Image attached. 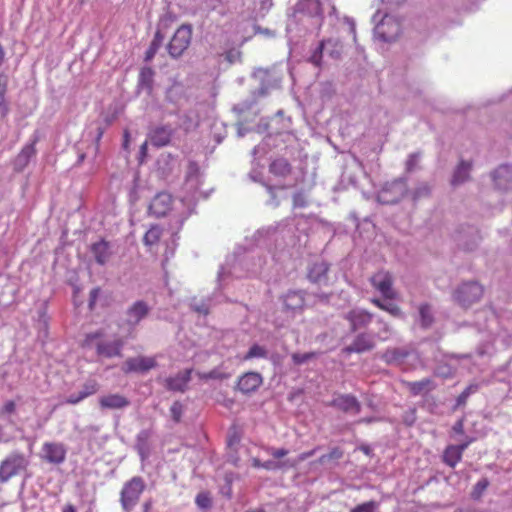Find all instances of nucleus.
<instances>
[{
  "label": "nucleus",
  "mask_w": 512,
  "mask_h": 512,
  "mask_svg": "<svg viewBox=\"0 0 512 512\" xmlns=\"http://www.w3.org/2000/svg\"><path fill=\"white\" fill-rule=\"evenodd\" d=\"M195 501H196V504L200 508L207 509V508L211 507V498H210L209 494L206 493V492L199 493L196 496V500Z\"/></svg>",
  "instance_id": "obj_45"
},
{
  "label": "nucleus",
  "mask_w": 512,
  "mask_h": 512,
  "mask_svg": "<svg viewBox=\"0 0 512 512\" xmlns=\"http://www.w3.org/2000/svg\"><path fill=\"white\" fill-rule=\"evenodd\" d=\"M343 455H344V452L341 448L334 447L329 451V453L321 455L318 458L317 462L319 464L323 465V464H326L331 461H337V460L341 459L343 457Z\"/></svg>",
  "instance_id": "obj_35"
},
{
  "label": "nucleus",
  "mask_w": 512,
  "mask_h": 512,
  "mask_svg": "<svg viewBox=\"0 0 512 512\" xmlns=\"http://www.w3.org/2000/svg\"><path fill=\"white\" fill-rule=\"evenodd\" d=\"M464 426H465V423H464V418H460L459 420H457L455 422V424L453 425L452 427V431L457 434V435H463L465 433V430H464Z\"/></svg>",
  "instance_id": "obj_50"
},
{
  "label": "nucleus",
  "mask_w": 512,
  "mask_h": 512,
  "mask_svg": "<svg viewBox=\"0 0 512 512\" xmlns=\"http://www.w3.org/2000/svg\"><path fill=\"white\" fill-rule=\"evenodd\" d=\"M147 154V142H144L140 147V155L141 157H145Z\"/></svg>",
  "instance_id": "obj_56"
},
{
  "label": "nucleus",
  "mask_w": 512,
  "mask_h": 512,
  "mask_svg": "<svg viewBox=\"0 0 512 512\" xmlns=\"http://www.w3.org/2000/svg\"><path fill=\"white\" fill-rule=\"evenodd\" d=\"M90 250L95 261L99 265H105L109 261L112 254L109 242L104 239L93 243Z\"/></svg>",
  "instance_id": "obj_22"
},
{
  "label": "nucleus",
  "mask_w": 512,
  "mask_h": 512,
  "mask_svg": "<svg viewBox=\"0 0 512 512\" xmlns=\"http://www.w3.org/2000/svg\"><path fill=\"white\" fill-rule=\"evenodd\" d=\"M376 34L386 42L394 40L400 33V23L391 16L385 15L375 28Z\"/></svg>",
  "instance_id": "obj_11"
},
{
  "label": "nucleus",
  "mask_w": 512,
  "mask_h": 512,
  "mask_svg": "<svg viewBox=\"0 0 512 512\" xmlns=\"http://www.w3.org/2000/svg\"><path fill=\"white\" fill-rule=\"evenodd\" d=\"M16 411V403L13 400L6 401L0 408V415H11Z\"/></svg>",
  "instance_id": "obj_47"
},
{
  "label": "nucleus",
  "mask_w": 512,
  "mask_h": 512,
  "mask_svg": "<svg viewBox=\"0 0 512 512\" xmlns=\"http://www.w3.org/2000/svg\"><path fill=\"white\" fill-rule=\"evenodd\" d=\"M374 348V341L368 334L361 333L356 336L351 345L344 348V352L351 353H363L365 351L372 350Z\"/></svg>",
  "instance_id": "obj_18"
},
{
  "label": "nucleus",
  "mask_w": 512,
  "mask_h": 512,
  "mask_svg": "<svg viewBox=\"0 0 512 512\" xmlns=\"http://www.w3.org/2000/svg\"><path fill=\"white\" fill-rule=\"evenodd\" d=\"M154 71L150 67H143L139 74L140 82L150 86L153 82Z\"/></svg>",
  "instance_id": "obj_41"
},
{
  "label": "nucleus",
  "mask_w": 512,
  "mask_h": 512,
  "mask_svg": "<svg viewBox=\"0 0 512 512\" xmlns=\"http://www.w3.org/2000/svg\"><path fill=\"white\" fill-rule=\"evenodd\" d=\"M99 383L96 380H88L84 383L82 390L78 394H72L65 399L66 404L76 405L89 396L99 391Z\"/></svg>",
  "instance_id": "obj_17"
},
{
  "label": "nucleus",
  "mask_w": 512,
  "mask_h": 512,
  "mask_svg": "<svg viewBox=\"0 0 512 512\" xmlns=\"http://www.w3.org/2000/svg\"><path fill=\"white\" fill-rule=\"evenodd\" d=\"M30 466L29 457L19 451H13L0 462V483H6L13 477L26 473Z\"/></svg>",
  "instance_id": "obj_1"
},
{
  "label": "nucleus",
  "mask_w": 512,
  "mask_h": 512,
  "mask_svg": "<svg viewBox=\"0 0 512 512\" xmlns=\"http://www.w3.org/2000/svg\"><path fill=\"white\" fill-rule=\"evenodd\" d=\"M67 449L63 443L60 442H44L41 447L40 458L42 461L60 465L66 460Z\"/></svg>",
  "instance_id": "obj_8"
},
{
  "label": "nucleus",
  "mask_w": 512,
  "mask_h": 512,
  "mask_svg": "<svg viewBox=\"0 0 512 512\" xmlns=\"http://www.w3.org/2000/svg\"><path fill=\"white\" fill-rule=\"evenodd\" d=\"M484 289L477 282L463 283L454 293L455 301L463 307H469L479 301L483 296Z\"/></svg>",
  "instance_id": "obj_6"
},
{
  "label": "nucleus",
  "mask_w": 512,
  "mask_h": 512,
  "mask_svg": "<svg viewBox=\"0 0 512 512\" xmlns=\"http://www.w3.org/2000/svg\"><path fill=\"white\" fill-rule=\"evenodd\" d=\"M370 283L385 299L394 300L397 292L394 289L393 275L387 270H379L370 277Z\"/></svg>",
  "instance_id": "obj_7"
},
{
  "label": "nucleus",
  "mask_w": 512,
  "mask_h": 512,
  "mask_svg": "<svg viewBox=\"0 0 512 512\" xmlns=\"http://www.w3.org/2000/svg\"><path fill=\"white\" fill-rule=\"evenodd\" d=\"M409 392L414 395H420L423 392H430L435 388V383L430 378H424L420 381L406 382Z\"/></svg>",
  "instance_id": "obj_25"
},
{
  "label": "nucleus",
  "mask_w": 512,
  "mask_h": 512,
  "mask_svg": "<svg viewBox=\"0 0 512 512\" xmlns=\"http://www.w3.org/2000/svg\"><path fill=\"white\" fill-rule=\"evenodd\" d=\"M455 448L463 455L464 451L469 447V445L463 441L461 444L454 445Z\"/></svg>",
  "instance_id": "obj_54"
},
{
  "label": "nucleus",
  "mask_w": 512,
  "mask_h": 512,
  "mask_svg": "<svg viewBox=\"0 0 512 512\" xmlns=\"http://www.w3.org/2000/svg\"><path fill=\"white\" fill-rule=\"evenodd\" d=\"M472 168V164L469 162H460V164L457 166L453 178H452V185L456 186L459 184H462L469 178V172Z\"/></svg>",
  "instance_id": "obj_28"
},
{
  "label": "nucleus",
  "mask_w": 512,
  "mask_h": 512,
  "mask_svg": "<svg viewBox=\"0 0 512 512\" xmlns=\"http://www.w3.org/2000/svg\"><path fill=\"white\" fill-rule=\"evenodd\" d=\"M284 306L287 310L302 309L304 297L300 292L290 291L284 296Z\"/></svg>",
  "instance_id": "obj_27"
},
{
  "label": "nucleus",
  "mask_w": 512,
  "mask_h": 512,
  "mask_svg": "<svg viewBox=\"0 0 512 512\" xmlns=\"http://www.w3.org/2000/svg\"><path fill=\"white\" fill-rule=\"evenodd\" d=\"M489 480L487 478L480 479L473 487V490L471 492V497L474 500H479L483 493L486 491V489L489 486Z\"/></svg>",
  "instance_id": "obj_38"
},
{
  "label": "nucleus",
  "mask_w": 512,
  "mask_h": 512,
  "mask_svg": "<svg viewBox=\"0 0 512 512\" xmlns=\"http://www.w3.org/2000/svg\"><path fill=\"white\" fill-rule=\"evenodd\" d=\"M128 144H129V132L125 131L124 132V143H123V146L125 149L128 147Z\"/></svg>",
  "instance_id": "obj_57"
},
{
  "label": "nucleus",
  "mask_w": 512,
  "mask_h": 512,
  "mask_svg": "<svg viewBox=\"0 0 512 512\" xmlns=\"http://www.w3.org/2000/svg\"><path fill=\"white\" fill-rule=\"evenodd\" d=\"M285 467H295V464H289L288 461H273L268 460L263 462L262 468L266 470H277V469H283Z\"/></svg>",
  "instance_id": "obj_40"
},
{
  "label": "nucleus",
  "mask_w": 512,
  "mask_h": 512,
  "mask_svg": "<svg viewBox=\"0 0 512 512\" xmlns=\"http://www.w3.org/2000/svg\"><path fill=\"white\" fill-rule=\"evenodd\" d=\"M266 357H267V350L258 344H254L250 347L248 352L245 354V356L243 357V360L246 361V360H250L253 358H266Z\"/></svg>",
  "instance_id": "obj_37"
},
{
  "label": "nucleus",
  "mask_w": 512,
  "mask_h": 512,
  "mask_svg": "<svg viewBox=\"0 0 512 512\" xmlns=\"http://www.w3.org/2000/svg\"><path fill=\"white\" fill-rule=\"evenodd\" d=\"M38 142V138L35 137L31 142L25 144L19 153L13 158L11 161L13 171L16 173L23 172L30 161L36 156L37 149L36 144Z\"/></svg>",
  "instance_id": "obj_9"
},
{
  "label": "nucleus",
  "mask_w": 512,
  "mask_h": 512,
  "mask_svg": "<svg viewBox=\"0 0 512 512\" xmlns=\"http://www.w3.org/2000/svg\"><path fill=\"white\" fill-rule=\"evenodd\" d=\"M104 134V130L103 128L99 127L98 128V133H97V137H96V140H95V147H94V150H95V156L98 154L99 152V145H100V140L102 138Z\"/></svg>",
  "instance_id": "obj_52"
},
{
  "label": "nucleus",
  "mask_w": 512,
  "mask_h": 512,
  "mask_svg": "<svg viewBox=\"0 0 512 512\" xmlns=\"http://www.w3.org/2000/svg\"><path fill=\"white\" fill-rule=\"evenodd\" d=\"M5 58V52L3 50V47L0 45V66L3 64Z\"/></svg>",
  "instance_id": "obj_59"
},
{
  "label": "nucleus",
  "mask_w": 512,
  "mask_h": 512,
  "mask_svg": "<svg viewBox=\"0 0 512 512\" xmlns=\"http://www.w3.org/2000/svg\"><path fill=\"white\" fill-rule=\"evenodd\" d=\"M316 352H308V353H294L292 354V360L294 364L301 365L303 363H306L307 361L311 360L312 358L316 357Z\"/></svg>",
  "instance_id": "obj_42"
},
{
  "label": "nucleus",
  "mask_w": 512,
  "mask_h": 512,
  "mask_svg": "<svg viewBox=\"0 0 512 512\" xmlns=\"http://www.w3.org/2000/svg\"><path fill=\"white\" fill-rule=\"evenodd\" d=\"M493 180L499 189L508 190L512 188V166L503 165L493 173Z\"/></svg>",
  "instance_id": "obj_20"
},
{
  "label": "nucleus",
  "mask_w": 512,
  "mask_h": 512,
  "mask_svg": "<svg viewBox=\"0 0 512 512\" xmlns=\"http://www.w3.org/2000/svg\"><path fill=\"white\" fill-rule=\"evenodd\" d=\"M101 293V289L100 287H95L93 288L91 291H90V294H89V303H88V306H89V309L90 310H93L95 305H96V302H97V299L99 297Z\"/></svg>",
  "instance_id": "obj_49"
},
{
  "label": "nucleus",
  "mask_w": 512,
  "mask_h": 512,
  "mask_svg": "<svg viewBox=\"0 0 512 512\" xmlns=\"http://www.w3.org/2000/svg\"><path fill=\"white\" fill-rule=\"evenodd\" d=\"M192 369H186L178 373L174 377L165 380V386L168 390L184 392L189 381L191 380Z\"/></svg>",
  "instance_id": "obj_19"
},
{
  "label": "nucleus",
  "mask_w": 512,
  "mask_h": 512,
  "mask_svg": "<svg viewBox=\"0 0 512 512\" xmlns=\"http://www.w3.org/2000/svg\"><path fill=\"white\" fill-rule=\"evenodd\" d=\"M164 38H165L164 34L158 29L155 32V35L145 53L144 60L146 62H149L154 58V56L158 52L159 48L162 46Z\"/></svg>",
  "instance_id": "obj_29"
},
{
  "label": "nucleus",
  "mask_w": 512,
  "mask_h": 512,
  "mask_svg": "<svg viewBox=\"0 0 512 512\" xmlns=\"http://www.w3.org/2000/svg\"><path fill=\"white\" fill-rule=\"evenodd\" d=\"M172 137V130L169 127H158L150 134V142L155 147L167 146Z\"/></svg>",
  "instance_id": "obj_23"
},
{
  "label": "nucleus",
  "mask_w": 512,
  "mask_h": 512,
  "mask_svg": "<svg viewBox=\"0 0 512 512\" xmlns=\"http://www.w3.org/2000/svg\"><path fill=\"white\" fill-rule=\"evenodd\" d=\"M267 452L275 459H282L283 457L287 456L289 451L284 448H267Z\"/></svg>",
  "instance_id": "obj_48"
},
{
  "label": "nucleus",
  "mask_w": 512,
  "mask_h": 512,
  "mask_svg": "<svg viewBox=\"0 0 512 512\" xmlns=\"http://www.w3.org/2000/svg\"><path fill=\"white\" fill-rule=\"evenodd\" d=\"M308 204L307 198L303 192H297L293 195V206L303 208Z\"/></svg>",
  "instance_id": "obj_46"
},
{
  "label": "nucleus",
  "mask_w": 512,
  "mask_h": 512,
  "mask_svg": "<svg viewBox=\"0 0 512 512\" xmlns=\"http://www.w3.org/2000/svg\"><path fill=\"white\" fill-rule=\"evenodd\" d=\"M172 197L170 194L158 193L149 205L150 212L156 217L165 216L172 208Z\"/></svg>",
  "instance_id": "obj_14"
},
{
  "label": "nucleus",
  "mask_w": 512,
  "mask_h": 512,
  "mask_svg": "<svg viewBox=\"0 0 512 512\" xmlns=\"http://www.w3.org/2000/svg\"><path fill=\"white\" fill-rule=\"evenodd\" d=\"M326 41V46H328V53L332 58L338 59L340 58L343 52V44L339 39L329 38Z\"/></svg>",
  "instance_id": "obj_34"
},
{
  "label": "nucleus",
  "mask_w": 512,
  "mask_h": 512,
  "mask_svg": "<svg viewBox=\"0 0 512 512\" xmlns=\"http://www.w3.org/2000/svg\"><path fill=\"white\" fill-rule=\"evenodd\" d=\"M378 504L375 501H368L354 507L350 512H375Z\"/></svg>",
  "instance_id": "obj_43"
},
{
  "label": "nucleus",
  "mask_w": 512,
  "mask_h": 512,
  "mask_svg": "<svg viewBox=\"0 0 512 512\" xmlns=\"http://www.w3.org/2000/svg\"><path fill=\"white\" fill-rule=\"evenodd\" d=\"M190 167H191V168H193L194 170H197V169H198V168H197V165H196L195 163H191V164H190Z\"/></svg>",
  "instance_id": "obj_64"
},
{
  "label": "nucleus",
  "mask_w": 512,
  "mask_h": 512,
  "mask_svg": "<svg viewBox=\"0 0 512 512\" xmlns=\"http://www.w3.org/2000/svg\"><path fill=\"white\" fill-rule=\"evenodd\" d=\"M170 413L175 422H180L183 414V405L179 401H175L170 407Z\"/></svg>",
  "instance_id": "obj_44"
},
{
  "label": "nucleus",
  "mask_w": 512,
  "mask_h": 512,
  "mask_svg": "<svg viewBox=\"0 0 512 512\" xmlns=\"http://www.w3.org/2000/svg\"><path fill=\"white\" fill-rule=\"evenodd\" d=\"M330 406L335 407L345 413L358 414L361 411V404L358 399L350 394H342L335 397L330 403Z\"/></svg>",
  "instance_id": "obj_12"
},
{
  "label": "nucleus",
  "mask_w": 512,
  "mask_h": 512,
  "mask_svg": "<svg viewBox=\"0 0 512 512\" xmlns=\"http://www.w3.org/2000/svg\"><path fill=\"white\" fill-rule=\"evenodd\" d=\"M157 366L155 357H130L121 366V370L125 374L145 373Z\"/></svg>",
  "instance_id": "obj_10"
},
{
  "label": "nucleus",
  "mask_w": 512,
  "mask_h": 512,
  "mask_svg": "<svg viewBox=\"0 0 512 512\" xmlns=\"http://www.w3.org/2000/svg\"><path fill=\"white\" fill-rule=\"evenodd\" d=\"M362 422L370 423V422H372V419L366 418V419H361L358 421V423H362Z\"/></svg>",
  "instance_id": "obj_62"
},
{
  "label": "nucleus",
  "mask_w": 512,
  "mask_h": 512,
  "mask_svg": "<svg viewBox=\"0 0 512 512\" xmlns=\"http://www.w3.org/2000/svg\"><path fill=\"white\" fill-rule=\"evenodd\" d=\"M475 440L474 437H467L464 441L470 446Z\"/></svg>",
  "instance_id": "obj_60"
},
{
  "label": "nucleus",
  "mask_w": 512,
  "mask_h": 512,
  "mask_svg": "<svg viewBox=\"0 0 512 512\" xmlns=\"http://www.w3.org/2000/svg\"><path fill=\"white\" fill-rule=\"evenodd\" d=\"M62 512H76V508L72 504H67L63 507Z\"/></svg>",
  "instance_id": "obj_55"
},
{
  "label": "nucleus",
  "mask_w": 512,
  "mask_h": 512,
  "mask_svg": "<svg viewBox=\"0 0 512 512\" xmlns=\"http://www.w3.org/2000/svg\"><path fill=\"white\" fill-rule=\"evenodd\" d=\"M420 322L423 328H428L434 322L433 314L430 305L422 304L419 307Z\"/></svg>",
  "instance_id": "obj_33"
},
{
  "label": "nucleus",
  "mask_w": 512,
  "mask_h": 512,
  "mask_svg": "<svg viewBox=\"0 0 512 512\" xmlns=\"http://www.w3.org/2000/svg\"><path fill=\"white\" fill-rule=\"evenodd\" d=\"M167 22H168V19H163V20H161L160 25L166 27L167 26Z\"/></svg>",
  "instance_id": "obj_63"
},
{
  "label": "nucleus",
  "mask_w": 512,
  "mask_h": 512,
  "mask_svg": "<svg viewBox=\"0 0 512 512\" xmlns=\"http://www.w3.org/2000/svg\"><path fill=\"white\" fill-rule=\"evenodd\" d=\"M416 160H417V155L416 154L410 155L409 160L407 161V165H408V169L409 170L412 169V167L415 165Z\"/></svg>",
  "instance_id": "obj_53"
},
{
  "label": "nucleus",
  "mask_w": 512,
  "mask_h": 512,
  "mask_svg": "<svg viewBox=\"0 0 512 512\" xmlns=\"http://www.w3.org/2000/svg\"><path fill=\"white\" fill-rule=\"evenodd\" d=\"M84 159H85V154H84V153H81V154L78 156V161H77V163H78V164L83 163Z\"/></svg>",
  "instance_id": "obj_61"
},
{
  "label": "nucleus",
  "mask_w": 512,
  "mask_h": 512,
  "mask_svg": "<svg viewBox=\"0 0 512 512\" xmlns=\"http://www.w3.org/2000/svg\"><path fill=\"white\" fill-rule=\"evenodd\" d=\"M463 455L454 447V445H448L442 454V461L450 468H455L458 463L461 462Z\"/></svg>",
  "instance_id": "obj_26"
},
{
  "label": "nucleus",
  "mask_w": 512,
  "mask_h": 512,
  "mask_svg": "<svg viewBox=\"0 0 512 512\" xmlns=\"http://www.w3.org/2000/svg\"><path fill=\"white\" fill-rule=\"evenodd\" d=\"M478 384L472 383L468 385L456 398V407L464 406L469 396L478 390Z\"/></svg>",
  "instance_id": "obj_36"
},
{
  "label": "nucleus",
  "mask_w": 512,
  "mask_h": 512,
  "mask_svg": "<svg viewBox=\"0 0 512 512\" xmlns=\"http://www.w3.org/2000/svg\"><path fill=\"white\" fill-rule=\"evenodd\" d=\"M162 236V229L157 226H151L150 229L145 233L143 237V242L147 246L155 245L159 242Z\"/></svg>",
  "instance_id": "obj_32"
},
{
  "label": "nucleus",
  "mask_w": 512,
  "mask_h": 512,
  "mask_svg": "<svg viewBox=\"0 0 512 512\" xmlns=\"http://www.w3.org/2000/svg\"><path fill=\"white\" fill-rule=\"evenodd\" d=\"M130 405V401L120 394H108L99 398L101 409H123Z\"/></svg>",
  "instance_id": "obj_21"
},
{
  "label": "nucleus",
  "mask_w": 512,
  "mask_h": 512,
  "mask_svg": "<svg viewBox=\"0 0 512 512\" xmlns=\"http://www.w3.org/2000/svg\"><path fill=\"white\" fill-rule=\"evenodd\" d=\"M192 39V27L189 24L181 25L172 36L167 45L171 57H180L190 46Z\"/></svg>",
  "instance_id": "obj_5"
},
{
  "label": "nucleus",
  "mask_w": 512,
  "mask_h": 512,
  "mask_svg": "<svg viewBox=\"0 0 512 512\" xmlns=\"http://www.w3.org/2000/svg\"><path fill=\"white\" fill-rule=\"evenodd\" d=\"M263 462H261L259 459L255 458L253 459V467L255 468H262Z\"/></svg>",
  "instance_id": "obj_58"
},
{
  "label": "nucleus",
  "mask_w": 512,
  "mask_h": 512,
  "mask_svg": "<svg viewBox=\"0 0 512 512\" xmlns=\"http://www.w3.org/2000/svg\"><path fill=\"white\" fill-rule=\"evenodd\" d=\"M144 489L145 482L140 476H135L126 482L120 494L122 508L130 511L138 503Z\"/></svg>",
  "instance_id": "obj_3"
},
{
  "label": "nucleus",
  "mask_w": 512,
  "mask_h": 512,
  "mask_svg": "<svg viewBox=\"0 0 512 512\" xmlns=\"http://www.w3.org/2000/svg\"><path fill=\"white\" fill-rule=\"evenodd\" d=\"M103 335H104V333L102 331L89 333L85 336L84 340L82 341L81 346L83 348H90L92 346H95L97 355L101 356V357H105V358H113V357L122 356V348H123L124 343L121 339H116L114 341H109V342L95 343V341L102 338Z\"/></svg>",
  "instance_id": "obj_2"
},
{
  "label": "nucleus",
  "mask_w": 512,
  "mask_h": 512,
  "mask_svg": "<svg viewBox=\"0 0 512 512\" xmlns=\"http://www.w3.org/2000/svg\"><path fill=\"white\" fill-rule=\"evenodd\" d=\"M372 318L373 315L363 309H352L345 315V319L350 323V329L353 332L367 327Z\"/></svg>",
  "instance_id": "obj_13"
},
{
  "label": "nucleus",
  "mask_w": 512,
  "mask_h": 512,
  "mask_svg": "<svg viewBox=\"0 0 512 512\" xmlns=\"http://www.w3.org/2000/svg\"><path fill=\"white\" fill-rule=\"evenodd\" d=\"M150 308L143 300L134 302L126 311L127 323L135 326L140 323L148 314Z\"/></svg>",
  "instance_id": "obj_16"
},
{
  "label": "nucleus",
  "mask_w": 512,
  "mask_h": 512,
  "mask_svg": "<svg viewBox=\"0 0 512 512\" xmlns=\"http://www.w3.org/2000/svg\"><path fill=\"white\" fill-rule=\"evenodd\" d=\"M370 302L376 306L377 308L386 311L393 317H401L402 316V310L401 308L395 304V303H385L382 300L378 298H372Z\"/></svg>",
  "instance_id": "obj_30"
},
{
  "label": "nucleus",
  "mask_w": 512,
  "mask_h": 512,
  "mask_svg": "<svg viewBox=\"0 0 512 512\" xmlns=\"http://www.w3.org/2000/svg\"><path fill=\"white\" fill-rule=\"evenodd\" d=\"M316 448L310 450V451H305L301 454H299V456L297 457V460L293 463L295 464V466L300 463V462H303L305 460H307L308 458L312 457L315 453H316Z\"/></svg>",
  "instance_id": "obj_51"
},
{
  "label": "nucleus",
  "mask_w": 512,
  "mask_h": 512,
  "mask_svg": "<svg viewBox=\"0 0 512 512\" xmlns=\"http://www.w3.org/2000/svg\"><path fill=\"white\" fill-rule=\"evenodd\" d=\"M331 265L324 259H316L308 263L306 268L307 280L318 287H327L331 284L329 272Z\"/></svg>",
  "instance_id": "obj_4"
},
{
  "label": "nucleus",
  "mask_w": 512,
  "mask_h": 512,
  "mask_svg": "<svg viewBox=\"0 0 512 512\" xmlns=\"http://www.w3.org/2000/svg\"><path fill=\"white\" fill-rule=\"evenodd\" d=\"M7 90L8 77L4 73H0V112L3 116L8 113V105L6 102Z\"/></svg>",
  "instance_id": "obj_31"
},
{
  "label": "nucleus",
  "mask_w": 512,
  "mask_h": 512,
  "mask_svg": "<svg viewBox=\"0 0 512 512\" xmlns=\"http://www.w3.org/2000/svg\"><path fill=\"white\" fill-rule=\"evenodd\" d=\"M326 46V41H320L317 48L314 50L309 58V61L316 67H320L322 63L323 50Z\"/></svg>",
  "instance_id": "obj_39"
},
{
  "label": "nucleus",
  "mask_w": 512,
  "mask_h": 512,
  "mask_svg": "<svg viewBox=\"0 0 512 512\" xmlns=\"http://www.w3.org/2000/svg\"><path fill=\"white\" fill-rule=\"evenodd\" d=\"M263 378L257 372H247L239 377L237 388L244 394L256 391L262 384Z\"/></svg>",
  "instance_id": "obj_15"
},
{
  "label": "nucleus",
  "mask_w": 512,
  "mask_h": 512,
  "mask_svg": "<svg viewBox=\"0 0 512 512\" xmlns=\"http://www.w3.org/2000/svg\"><path fill=\"white\" fill-rule=\"evenodd\" d=\"M291 164L285 158H277L269 165V172L276 177L286 178L291 174Z\"/></svg>",
  "instance_id": "obj_24"
}]
</instances>
